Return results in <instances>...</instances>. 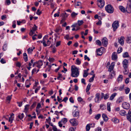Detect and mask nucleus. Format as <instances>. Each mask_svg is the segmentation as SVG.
Returning a JSON list of instances; mask_svg holds the SVG:
<instances>
[{"mask_svg":"<svg viewBox=\"0 0 131 131\" xmlns=\"http://www.w3.org/2000/svg\"><path fill=\"white\" fill-rule=\"evenodd\" d=\"M37 27L36 25H34V26L32 28V29L31 30H32V31L34 32L37 29Z\"/></svg>","mask_w":131,"mask_h":131,"instance_id":"47","label":"nucleus"},{"mask_svg":"<svg viewBox=\"0 0 131 131\" xmlns=\"http://www.w3.org/2000/svg\"><path fill=\"white\" fill-rule=\"evenodd\" d=\"M126 41L127 43H131V37H127L126 38Z\"/></svg>","mask_w":131,"mask_h":131,"instance_id":"36","label":"nucleus"},{"mask_svg":"<svg viewBox=\"0 0 131 131\" xmlns=\"http://www.w3.org/2000/svg\"><path fill=\"white\" fill-rule=\"evenodd\" d=\"M84 60H86L87 59L88 61H89L90 60V59L86 55H85L84 56Z\"/></svg>","mask_w":131,"mask_h":131,"instance_id":"60","label":"nucleus"},{"mask_svg":"<svg viewBox=\"0 0 131 131\" xmlns=\"http://www.w3.org/2000/svg\"><path fill=\"white\" fill-rule=\"evenodd\" d=\"M33 51V49H31L30 48H29L27 49V51L28 52V53H31Z\"/></svg>","mask_w":131,"mask_h":131,"instance_id":"53","label":"nucleus"},{"mask_svg":"<svg viewBox=\"0 0 131 131\" xmlns=\"http://www.w3.org/2000/svg\"><path fill=\"white\" fill-rule=\"evenodd\" d=\"M71 76L73 77H77L79 75V69L74 66L71 67Z\"/></svg>","mask_w":131,"mask_h":131,"instance_id":"1","label":"nucleus"},{"mask_svg":"<svg viewBox=\"0 0 131 131\" xmlns=\"http://www.w3.org/2000/svg\"><path fill=\"white\" fill-rule=\"evenodd\" d=\"M90 127V124H87L86 127V131H89Z\"/></svg>","mask_w":131,"mask_h":131,"instance_id":"40","label":"nucleus"},{"mask_svg":"<svg viewBox=\"0 0 131 131\" xmlns=\"http://www.w3.org/2000/svg\"><path fill=\"white\" fill-rule=\"evenodd\" d=\"M7 44L6 43H5L3 47V51H5L7 49Z\"/></svg>","mask_w":131,"mask_h":131,"instance_id":"38","label":"nucleus"},{"mask_svg":"<svg viewBox=\"0 0 131 131\" xmlns=\"http://www.w3.org/2000/svg\"><path fill=\"white\" fill-rule=\"evenodd\" d=\"M16 66L17 67L20 68L21 66V64L20 62H18L16 63Z\"/></svg>","mask_w":131,"mask_h":131,"instance_id":"55","label":"nucleus"},{"mask_svg":"<svg viewBox=\"0 0 131 131\" xmlns=\"http://www.w3.org/2000/svg\"><path fill=\"white\" fill-rule=\"evenodd\" d=\"M102 117L104 121L106 122L108 121V118L106 114H103L102 115Z\"/></svg>","mask_w":131,"mask_h":131,"instance_id":"15","label":"nucleus"},{"mask_svg":"<svg viewBox=\"0 0 131 131\" xmlns=\"http://www.w3.org/2000/svg\"><path fill=\"white\" fill-rule=\"evenodd\" d=\"M84 22L82 20H78V21L77 23L78 25V26H80L82 25L83 23Z\"/></svg>","mask_w":131,"mask_h":131,"instance_id":"35","label":"nucleus"},{"mask_svg":"<svg viewBox=\"0 0 131 131\" xmlns=\"http://www.w3.org/2000/svg\"><path fill=\"white\" fill-rule=\"evenodd\" d=\"M123 101V98L122 97H119L118 98L116 101V103H119L122 102Z\"/></svg>","mask_w":131,"mask_h":131,"instance_id":"21","label":"nucleus"},{"mask_svg":"<svg viewBox=\"0 0 131 131\" xmlns=\"http://www.w3.org/2000/svg\"><path fill=\"white\" fill-rule=\"evenodd\" d=\"M89 64V63L87 62H85L83 64V66L84 67L87 66Z\"/></svg>","mask_w":131,"mask_h":131,"instance_id":"61","label":"nucleus"},{"mask_svg":"<svg viewBox=\"0 0 131 131\" xmlns=\"http://www.w3.org/2000/svg\"><path fill=\"white\" fill-rule=\"evenodd\" d=\"M72 114L74 117H76L79 115V112L78 111H75L74 113V112H73Z\"/></svg>","mask_w":131,"mask_h":131,"instance_id":"24","label":"nucleus"},{"mask_svg":"<svg viewBox=\"0 0 131 131\" xmlns=\"http://www.w3.org/2000/svg\"><path fill=\"white\" fill-rule=\"evenodd\" d=\"M124 87V85H123L120 86L119 88H118V90L120 91H122L123 90Z\"/></svg>","mask_w":131,"mask_h":131,"instance_id":"54","label":"nucleus"},{"mask_svg":"<svg viewBox=\"0 0 131 131\" xmlns=\"http://www.w3.org/2000/svg\"><path fill=\"white\" fill-rule=\"evenodd\" d=\"M70 123L72 126H76L77 125L76 121L74 119H72L70 121Z\"/></svg>","mask_w":131,"mask_h":131,"instance_id":"11","label":"nucleus"},{"mask_svg":"<svg viewBox=\"0 0 131 131\" xmlns=\"http://www.w3.org/2000/svg\"><path fill=\"white\" fill-rule=\"evenodd\" d=\"M122 47H119L117 50V52L118 53H120L122 51Z\"/></svg>","mask_w":131,"mask_h":131,"instance_id":"50","label":"nucleus"},{"mask_svg":"<svg viewBox=\"0 0 131 131\" xmlns=\"http://www.w3.org/2000/svg\"><path fill=\"white\" fill-rule=\"evenodd\" d=\"M23 56L25 61L26 62H27L28 60V57L27 54L25 53H24L23 54Z\"/></svg>","mask_w":131,"mask_h":131,"instance_id":"23","label":"nucleus"},{"mask_svg":"<svg viewBox=\"0 0 131 131\" xmlns=\"http://www.w3.org/2000/svg\"><path fill=\"white\" fill-rule=\"evenodd\" d=\"M37 67L40 68L43 64V61L41 60L37 62Z\"/></svg>","mask_w":131,"mask_h":131,"instance_id":"13","label":"nucleus"},{"mask_svg":"<svg viewBox=\"0 0 131 131\" xmlns=\"http://www.w3.org/2000/svg\"><path fill=\"white\" fill-rule=\"evenodd\" d=\"M128 63V61L127 60L125 59L124 60L123 62V66L124 69H126L127 68Z\"/></svg>","mask_w":131,"mask_h":131,"instance_id":"6","label":"nucleus"},{"mask_svg":"<svg viewBox=\"0 0 131 131\" xmlns=\"http://www.w3.org/2000/svg\"><path fill=\"white\" fill-rule=\"evenodd\" d=\"M61 42V41H57L56 43V47H57L58 46H59Z\"/></svg>","mask_w":131,"mask_h":131,"instance_id":"63","label":"nucleus"},{"mask_svg":"<svg viewBox=\"0 0 131 131\" xmlns=\"http://www.w3.org/2000/svg\"><path fill=\"white\" fill-rule=\"evenodd\" d=\"M78 101L80 102H81L83 101V99L80 97H79L78 98Z\"/></svg>","mask_w":131,"mask_h":131,"instance_id":"62","label":"nucleus"},{"mask_svg":"<svg viewBox=\"0 0 131 131\" xmlns=\"http://www.w3.org/2000/svg\"><path fill=\"white\" fill-rule=\"evenodd\" d=\"M105 9L108 13H112L114 12V8L111 5H108L105 7Z\"/></svg>","mask_w":131,"mask_h":131,"instance_id":"2","label":"nucleus"},{"mask_svg":"<svg viewBox=\"0 0 131 131\" xmlns=\"http://www.w3.org/2000/svg\"><path fill=\"white\" fill-rule=\"evenodd\" d=\"M62 78V74L59 73L58 76L57 78V79L59 80H61Z\"/></svg>","mask_w":131,"mask_h":131,"instance_id":"39","label":"nucleus"},{"mask_svg":"<svg viewBox=\"0 0 131 131\" xmlns=\"http://www.w3.org/2000/svg\"><path fill=\"white\" fill-rule=\"evenodd\" d=\"M102 43L104 46L106 47L108 44V40L106 37H104L102 40Z\"/></svg>","mask_w":131,"mask_h":131,"instance_id":"7","label":"nucleus"},{"mask_svg":"<svg viewBox=\"0 0 131 131\" xmlns=\"http://www.w3.org/2000/svg\"><path fill=\"white\" fill-rule=\"evenodd\" d=\"M66 19V18L64 17H63L60 21L61 24H62L64 22Z\"/></svg>","mask_w":131,"mask_h":131,"instance_id":"56","label":"nucleus"},{"mask_svg":"<svg viewBox=\"0 0 131 131\" xmlns=\"http://www.w3.org/2000/svg\"><path fill=\"white\" fill-rule=\"evenodd\" d=\"M115 65V63L114 62H112L111 63V65L108 67L109 68L108 70V71L110 72H111L114 68Z\"/></svg>","mask_w":131,"mask_h":131,"instance_id":"10","label":"nucleus"},{"mask_svg":"<svg viewBox=\"0 0 131 131\" xmlns=\"http://www.w3.org/2000/svg\"><path fill=\"white\" fill-rule=\"evenodd\" d=\"M78 25V24L77 23H75L72 25L71 27H77V29L76 30V31H77L79 30L80 29V27Z\"/></svg>","mask_w":131,"mask_h":131,"instance_id":"16","label":"nucleus"},{"mask_svg":"<svg viewBox=\"0 0 131 131\" xmlns=\"http://www.w3.org/2000/svg\"><path fill=\"white\" fill-rule=\"evenodd\" d=\"M124 37H122L120 39H118V42L121 45H123L124 44Z\"/></svg>","mask_w":131,"mask_h":131,"instance_id":"12","label":"nucleus"},{"mask_svg":"<svg viewBox=\"0 0 131 131\" xmlns=\"http://www.w3.org/2000/svg\"><path fill=\"white\" fill-rule=\"evenodd\" d=\"M61 121L62 122L65 123L67 122V120L66 118H62Z\"/></svg>","mask_w":131,"mask_h":131,"instance_id":"43","label":"nucleus"},{"mask_svg":"<svg viewBox=\"0 0 131 131\" xmlns=\"http://www.w3.org/2000/svg\"><path fill=\"white\" fill-rule=\"evenodd\" d=\"M130 91V89L128 88H127L125 89V93L126 94H128Z\"/></svg>","mask_w":131,"mask_h":131,"instance_id":"48","label":"nucleus"},{"mask_svg":"<svg viewBox=\"0 0 131 131\" xmlns=\"http://www.w3.org/2000/svg\"><path fill=\"white\" fill-rule=\"evenodd\" d=\"M36 105V102H35L33 104L31 105L30 107V108L31 109L33 108L34 107H35Z\"/></svg>","mask_w":131,"mask_h":131,"instance_id":"57","label":"nucleus"},{"mask_svg":"<svg viewBox=\"0 0 131 131\" xmlns=\"http://www.w3.org/2000/svg\"><path fill=\"white\" fill-rule=\"evenodd\" d=\"M126 10L128 13H130L131 12V8L127 6L126 8Z\"/></svg>","mask_w":131,"mask_h":131,"instance_id":"46","label":"nucleus"},{"mask_svg":"<svg viewBox=\"0 0 131 131\" xmlns=\"http://www.w3.org/2000/svg\"><path fill=\"white\" fill-rule=\"evenodd\" d=\"M125 112L123 110H121L119 112V113L120 115L122 116H124L125 115Z\"/></svg>","mask_w":131,"mask_h":131,"instance_id":"25","label":"nucleus"},{"mask_svg":"<svg viewBox=\"0 0 131 131\" xmlns=\"http://www.w3.org/2000/svg\"><path fill=\"white\" fill-rule=\"evenodd\" d=\"M29 105H27L25 106L24 111L26 113L29 107Z\"/></svg>","mask_w":131,"mask_h":131,"instance_id":"34","label":"nucleus"},{"mask_svg":"<svg viewBox=\"0 0 131 131\" xmlns=\"http://www.w3.org/2000/svg\"><path fill=\"white\" fill-rule=\"evenodd\" d=\"M112 121L114 122L115 123H117L119 122V120L116 118H112Z\"/></svg>","mask_w":131,"mask_h":131,"instance_id":"32","label":"nucleus"},{"mask_svg":"<svg viewBox=\"0 0 131 131\" xmlns=\"http://www.w3.org/2000/svg\"><path fill=\"white\" fill-rule=\"evenodd\" d=\"M100 107L102 110H105L106 108V106L104 104H101L100 105Z\"/></svg>","mask_w":131,"mask_h":131,"instance_id":"31","label":"nucleus"},{"mask_svg":"<svg viewBox=\"0 0 131 131\" xmlns=\"http://www.w3.org/2000/svg\"><path fill=\"white\" fill-rule=\"evenodd\" d=\"M123 79V76L122 75H119L117 79V82L119 83L121 82Z\"/></svg>","mask_w":131,"mask_h":131,"instance_id":"18","label":"nucleus"},{"mask_svg":"<svg viewBox=\"0 0 131 131\" xmlns=\"http://www.w3.org/2000/svg\"><path fill=\"white\" fill-rule=\"evenodd\" d=\"M116 94L117 93H114L113 94L110 96V99L111 100H113Z\"/></svg>","mask_w":131,"mask_h":131,"instance_id":"22","label":"nucleus"},{"mask_svg":"<svg viewBox=\"0 0 131 131\" xmlns=\"http://www.w3.org/2000/svg\"><path fill=\"white\" fill-rule=\"evenodd\" d=\"M124 109H128L130 108V105L128 103L124 102L123 103L122 105Z\"/></svg>","mask_w":131,"mask_h":131,"instance_id":"8","label":"nucleus"},{"mask_svg":"<svg viewBox=\"0 0 131 131\" xmlns=\"http://www.w3.org/2000/svg\"><path fill=\"white\" fill-rule=\"evenodd\" d=\"M14 115V114L13 113H12L10 115V117H9V122H10L11 123H12L13 121L14 120V117L13 116Z\"/></svg>","mask_w":131,"mask_h":131,"instance_id":"19","label":"nucleus"},{"mask_svg":"<svg viewBox=\"0 0 131 131\" xmlns=\"http://www.w3.org/2000/svg\"><path fill=\"white\" fill-rule=\"evenodd\" d=\"M36 14L38 15H39L42 13L41 11H40V10L39 9H38L36 12Z\"/></svg>","mask_w":131,"mask_h":131,"instance_id":"52","label":"nucleus"},{"mask_svg":"<svg viewBox=\"0 0 131 131\" xmlns=\"http://www.w3.org/2000/svg\"><path fill=\"white\" fill-rule=\"evenodd\" d=\"M0 62L2 64L5 63L6 62L5 60L3 58L1 59Z\"/></svg>","mask_w":131,"mask_h":131,"instance_id":"58","label":"nucleus"},{"mask_svg":"<svg viewBox=\"0 0 131 131\" xmlns=\"http://www.w3.org/2000/svg\"><path fill=\"white\" fill-rule=\"evenodd\" d=\"M119 9L121 11L123 12H125V8L122 6H120L119 7Z\"/></svg>","mask_w":131,"mask_h":131,"instance_id":"33","label":"nucleus"},{"mask_svg":"<svg viewBox=\"0 0 131 131\" xmlns=\"http://www.w3.org/2000/svg\"><path fill=\"white\" fill-rule=\"evenodd\" d=\"M102 129L100 127H98L96 129L95 131H101Z\"/></svg>","mask_w":131,"mask_h":131,"instance_id":"64","label":"nucleus"},{"mask_svg":"<svg viewBox=\"0 0 131 131\" xmlns=\"http://www.w3.org/2000/svg\"><path fill=\"white\" fill-rule=\"evenodd\" d=\"M119 22L118 21L116 20L114 21L112 25V27L113 28L114 31H116L119 26Z\"/></svg>","mask_w":131,"mask_h":131,"instance_id":"3","label":"nucleus"},{"mask_svg":"<svg viewBox=\"0 0 131 131\" xmlns=\"http://www.w3.org/2000/svg\"><path fill=\"white\" fill-rule=\"evenodd\" d=\"M124 70L123 71V73L124 74H127L128 72V70L127 68L126 69H124Z\"/></svg>","mask_w":131,"mask_h":131,"instance_id":"44","label":"nucleus"},{"mask_svg":"<svg viewBox=\"0 0 131 131\" xmlns=\"http://www.w3.org/2000/svg\"><path fill=\"white\" fill-rule=\"evenodd\" d=\"M95 19H97L99 20V21L97 22L96 24L97 25H101L102 24V22L101 20L102 19V18L100 17H94Z\"/></svg>","mask_w":131,"mask_h":131,"instance_id":"14","label":"nucleus"},{"mask_svg":"<svg viewBox=\"0 0 131 131\" xmlns=\"http://www.w3.org/2000/svg\"><path fill=\"white\" fill-rule=\"evenodd\" d=\"M123 56L124 58L129 57L128 53L127 52H125L123 54Z\"/></svg>","mask_w":131,"mask_h":131,"instance_id":"27","label":"nucleus"},{"mask_svg":"<svg viewBox=\"0 0 131 131\" xmlns=\"http://www.w3.org/2000/svg\"><path fill=\"white\" fill-rule=\"evenodd\" d=\"M111 105V103L110 102H108L107 104V110L109 112H110L111 111L110 106Z\"/></svg>","mask_w":131,"mask_h":131,"instance_id":"28","label":"nucleus"},{"mask_svg":"<svg viewBox=\"0 0 131 131\" xmlns=\"http://www.w3.org/2000/svg\"><path fill=\"white\" fill-rule=\"evenodd\" d=\"M55 31L57 33L58 35H59L60 34L58 33L59 32H61L62 31V29L60 28H57L55 30Z\"/></svg>","mask_w":131,"mask_h":131,"instance_id":"30","label":"nucleus"},{"mask_svg":"<svg viewBox=\"0 0 131 131\" xmlns=\"http://www.w3.org/2000/svg\"><path fill=\"white\" fill-rule=\"evenodd\" d=\"M109 97V94L108 93H107L105 94V95L104 99V100H106Z\"/></svg>","mask_w":131,"mask_h":131,"instance_id":"51","label":"nucleus"},{"mask_svg":"<svg viewBox=\"0 0 131 131\" xmlns=\"http://www.w3.org/2000/svg\"><path fill=\"white\" fill-rule=\"evenodd\" d=\"M24 115L23 113L21 114L20 113L18 116V118L20 119H22L24 117Z\"/></svg>","mask_w":131,"mask_h":131,"instance_id":"29","label":"nucleus"},{"mask_svg":"<svg viewBox=\"0 0 131 131\" xmlns=\"http://www.w3.org/2000/svg\"><path fill=\"white\" fill-rule=\"evenodd\" d=\"M76 64L78 65H80L81 63V61L78 58L76 60Z\"/></svg>","mask_w":131,"mask_h":131,"instance_id":"45","label":"nucleus"},{"mask_svg":"<svg viewBox=\"0 0 131 131\" xmlns=\"http://www.w3.org/2000/svg\"><path fill=\"white\" fill-rule=\"evenodd\" d=\"M84 73L83 74V77L84 78H85L88 75V72H86V70H84Z\"/></svg>","mask_w":131,"mask_h":131,"instance_id":"37","label":"nucleus"},{"mask_svg":"<svg viewBox=\"0 0 131 131\" xmlns=\"http://www.w3.org/2000/svg\"><path fill=\"white\" fill-rule=\"evenodd\" d=\"M127 119L128 121L131 124V116H127Z\"/></svg>","mask_w":131,"mask_h":131,"instance_id":"49","label":"nucleus"},{"mask_svg":"<svg viewBox=\"0 0 131 131\" xmlns=\"http://www.w3.org/2000/svg\"><path fill=\"white\" fill-rule=\"evenodd\" d=\"M104 50V48L103 47H101L98 49L97 50V54L98 55L101 56L103 54V50Z\"/></svg>","mask_w":131,"mask_h":131,"instance_id":"5","label":"nucleus"},{"mask_svg":"<svg viewBox=\"0 0 131 131\" xmlns=\"http://www.w3.org/2000/svg\"><path fill=\"white\" fill-rule=\"evenodd\" d=\"M101 116V115L100 114H98L95 116V118L97 120H98L100 118Z\"/></svg>","mask_w":131,"mask_h":131,"instance_id":"41","label":"nucleus"},{"mask_svg":"<svg viewBox=\"0 0 131 131\" xmlns=\"http://www.w3.org/2000/svg\"><path fill=\"white\" fill-rule=\"evenodd\" d=\"M78 13H76L75 12H73L71 14V15L72 16H74L77 15Z\"/></svg>","mask_w":131,"mask_h":131,"instance_id":"59","label":"nucleus"},{"mask_svg":"<svg viewBox=\"0 0 131 131\" xmlns=\"http://www.w3.org/2000/svg\"><path fill=\"white\" fill-rule=\"evenodd\" d=\"M91 85V84L89 83L87 85L86 90V92H88L89 91V90Z\"/></svg>","mask_w":131,"mask_h":131,"instance_id":"26","label":"nucleus"},{"mask_svg":"<svg viewBox=\"0 0 131 131\" xmlns=\"http://www.w3.org/2000/svg\"><path fill=\"white\" fill-rule=\"evenodd\" d=\"M112 59L113 60H115L117 58V55L115 52L113 53L112 56Z\"/></svg>","mask_w":131,"mask_h":131,"instance_id":"17","label":"nucleus"},{"mask_svg":"<svg viewBox=\"0 0 131 131\" xmlns=\"http://www.w3.org/2000/svg\"><path fill=\"white\" fill-rule=\"evenodd\" d=\"M41 107V106L40 103H38L37 104L36 107V111L38 113H39V112L38 109Z\"/></svg>","mask_w":131,"mask_h":131,"instance_id":"20","label":"nucleus"},{"mask_svg":"<svg viewBox=\"0 0 131 131\" xmlns=\"http://www.w3.org/2000/svg\"><path fill=\"white\" fill-rule=\"evenodd\" d=\"M100 94L99 93H97L96 94L95 97L94 99L95 102L99 103L100 101L101 100L100 98Z\"/></svg>","mask_w":131,"mask_h":131,"instance_id":"9","label":"nucleus"},{"mask_svg":"<svg viewBox=\"0 0 131 131\" xmlns=\"http://www.w3.org/2000/svg\"><path fill=\"white\" fill-rule=\"evenodd\" d=\"M97 4L99 7L102 8L104 5V0H97Z\"/></svg>","mask_w":131,"mask_h":131,"instance_id":"4","label":"nucleus"},{"mask_svg":"<svg viewBox=\"0 0 131 131\" xmlns=\"http://www.w3.org/2000/svg\"><path fill=\"white\" fill-rule=\"evenodd\" d=\"M96 44L98 45H99V46H100L101 45L102 43H101V41L99 40H96Z\"/></svg>","mask_w":131,"mask_h":131,"instance_id":"42","label":"nucleus"}]
</instances>
